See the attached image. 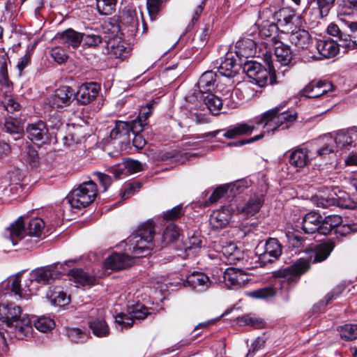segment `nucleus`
<instances>
[{
  "label": "nucleus",
  "mask_w": 357,
  "mask_h": 357,
  "mask_svg": "<svg viewBox=\"0 0 357 357\" xmlns=\"http://www.w3.org/2000/svg\"><path fill=\"white\" fill-rule=\"evenodd\" d=\"M335 246V242L328 241L317 246L314 252L308 258H300L291 265L273 272L275 279H282L289 285H295L301 276L307 272L312 264L325 261Z\"/></svg>",
  "instance_id": "obj_1"
},
{
  "label": "nucleus",
  "mask_w": 357,
  "mask_h": 357,
  "mask_svg": "<svg viewBox=\"0 0 357 357\" xmlns=\"http://www.w3.org/2000/svg\"><path fill=\"white\" fill-rule=\"evenodd\" d=\"M21 308L20 306L13 304L0 305V321L2 326L0 327V337L1 339L2 351L8 352V337L13 340L14 339L21 340L22 338V319H20Z\"/></svg>",
  "instance_id": "obj_2"
},
{
  "label": "nucleus",
  "mask_w": 357,
  "mask_h": 357,
  "mask_svg": "<svg viewBox=\"0 0 357 357\" xmlns=\"http://www.w3.org/2000/svg\"><path fill=\"white\" fill-rule=\"evenodd\" d=\"M297 119V113L294 110L284 109L283 105L271 109L256 119L257 125L268 127V130L273 132L278 129L289 128Z\"/></svg>",
  "instance_id": "obj_3"
},
{
  "label": "nucleus",
  "mask_w": 357,
  "mask_h": 357,
  "mask_svg": "<svg viewBox=\"0 0 357 357\" xmlns=\"http://www.w3.org/2000/svg\"><path fill=\"white\" fill-rule=\"evenodd\" d=\"M155 235L153 222L148 221L139 226L137 230L129 237V242L133 245V253L137 257H145L158 245L153 241Z\"/></svg>",
  "instance_id": "obj_4"
},
{
  "label": "nucleus",
  "mask_w": 357,
  "mask_h": 357,
  "mask_svg": "<svg viewBox=\"0 0 357 357\" xmlns=\"http://www.w3.org/2000/svg\"><path fill=\"white\" fill-rule=\"evenodd\" d=\"M96 184L92 181H85L73 189L66 199L73 208H82L91 204L97 196Z\"/></svg>",
  "instance_id": "obj_5"
},
{
  "label": "nucleus",
  "mask_w": 357,
  "mask_h": 357,
  "mask_svg": "<svg viewBox=\"0 0 357 357\" xmlns=\"http://www.w3.org/2000/svg\"><path fill=\"white\" fill-rule=\"evenodd\" d=\"M242 68L247 76L252 79L255 83L262 87L267 84H273L276 82L274 70L268 64V69L255 61H245Z\"/></svg>",
  "instance_id": "obj_6"
},
{
  "label": "nucleus",
  "mask_w": 357,
  "mask_h": 357,
  "mask_svg": "<svg viewBox=\"0 0 357 357\" xmlns=\"http://www.w3.org/2000/svg\"><path fill=\"white\" fill-rule=\"evenodd\" d=\"M56 266H45L32 271L29 273L26 283L27 291L31 294H34L38 289V284H49L59 278V274L56 271Z\"/></svg>",
  "instance_id": "obj_7"
},
{
  "label": "nucleus",
  "mask_w": 357,
  "mask_h": 357,
  "mask_svg": "<svg viewBox=\"0 0 357 357\" xmlns=\"http://www.w3.org/2000/svg\"><path fill=\"white\" fill-rule=\"evenodd\" d=\"M317 204L322 208L334 206L342 208L354 209L357 208V199L351 198L346 192L338 190L337 192H331L327 197H317Z\"/></svg>",
  "instance_id": "obj_8"
},
{
  "label": "nucleus",
  "mask_w": 357,
  "mask_h": 357,
  "mask_svg": "<svg viewBox=\"0 0 357 357\" xmlns=\"http://www.w3.org/2000/svg\"><path fill=\"white\" fill-rule=\"evenodd\" d=\"M336 0H310L308 6L303 12V17L318 23L319 20L326 17L333 7Z\"/></svg>",
  "instance_id": "obj_9"
},
{
  "label": "nucleus",
  "mask_w": 357,
  "mask_h": 357,
  "mask_svg": "<svg viewBox=\"0 0 357 357\" xmlns=\"http://www.w3.org/2000/svg\"><path fill=\"white\" fill-rule=\"evenodd\" d=\"M211 284V281L208 276L204 273L198 271L192 272L186 277L185 280L178 278V280L174 284L175 286H188L197 291H205L209 288Z\"/></svg>",
  "instance_id": "obj_10"
},
{
  "label": "nucleus",
  "mask_w": 357,
  "mask_h": 357,
  "mask_svg": "<svg viewBox=\"0 0 357 357\" xmlns=\"http://www.w3.org/2000/svg\"><path fill=\"white\" fill-rule=\"evenodd\" d=\"M333 89V84L328 81L312 80L301 91V94L308 98H319Z\"/></svg>",
  "instance_id": "obj_11"
},
{
  "label": "nucleus",
  "mask_w": 357,
  "mask_h": 357,
  "mask_svg": "<svg viewBox=\"0 0 357 357\" xmlns=\"http://www.w3.org/2000/svg\"><path fill=\"white\" fill-rule=\"evenodd\" d=\"M100 89V86L96 82L85 83L75 93V98L81 105H87L96 98Z\"/></svg>",
  "instance_id": "obj_12"
},
{
  "label": "nucleus",
  "mask_w": 357,
  "mask_h": 357,
  "mask_svg": "<svg viewBox=\"0 0 357 357\" xmlns=\"http://www.w3.org/2000/svg\"><path fill=\"white\" fill-rule=\"evenodd\" d=\"M255 130V126L245 123H237L229 126L227 130H218L206 133V137H215L222 131H225L223 136L227 139H234L238 136L250 135Z\"/></svg>",
  "instance_id": "obj_13"
},
{
  "label": "nucleus",
  "mask_w": 357,
  "mask_h": 357,
  "mask_svg": "<svg viewBox=\"0 0 357 357\" xmlns=\"http://www.w3.org/2000/svg\"><path fill=\"white\" fill-rule=\"evenodd\" d=\"M217 74L213 70L204 73L199 79L194 89L192 96L195 98H202L203 93L211 92L214 89Z\"/></svg>",
  "instance_id": "obj_14"
},
{
  "label": "nucleus",
  "mask_w": 357,
  "mask_h": 357,
  "mask_svg": "<svg viewBox=\"0 0 357 357\" xmlns=\"http://www.w3.org/2000/svg\"><path fill=\"white\" fill-rule=\"evenodd\" d=\"M225 284L229 288H236L243 287L249 281V276L243 271L233 267L227 268L223 275Z\"/></svg>",
  "instance_id": "obj_15"
},
{
  "label": "nucleus",
  "mask_w": 357,
  "mask_h": 357,
  "mask_svg": "<svg viewBox=\"0 0 357 357\" xmlns=\"http://www.w3.org/2000/svg\"><path fill=\"white\" fill-rule=\"evenodd\" d=\"M282 252V247L280 242L273 238L266 241L264 253L260 255L259 259L264 262L271 263L277 260Z\"/></svg>",
  "instance_id": "obj_16"
},
{
  "label": "nucleus",
  "mask_w": 357,
  "mask_h": 357,
  "mask_svg": "<svg viewBox=\"0 0 357 357\" xmlns=\"http://www.w3.org/2000/svg\"><path fill=\"white\" fill-rule=\"evenodd\" d=\"M133 263V259L128 255L115 252L106 259L105 264L107 268L120 270L131 266Z\"/></svg>",
  "instance_id": "obj_17"
},
{
  "label": "nucleus",
  "mask_w": 357,
  "mask_h": 357,
  "mask_svg": "<svg viewBox=\"0 0 357 357\" xmlns=\"http://www.w3.org/2000/svg\"><path fill=\"white\" fill-rule=\"evenodd\" d=\"M73 97H75V91L71 87L68 86H61L56 90L52 98V106L56 107L68 106L71 102Z\"/></svg>",
  "instance_id": "obj_18"
},
{
  "label": "nucleus",
  "mask_w": 357,
  "mask_h": 357,
  "mask_svg": "<svg viewBox=\"0 0 357 357\" xmlns=\"http://www.w3.org/2000/svg\"><path fill=\"white\" fill-rule=\"evenodd\" d=\"M83 33L76 31L73 29H68L61 33H58L56 39L68 47L73 49L77 48L82 42Z\"/></svg>",
  "instance_id": "obj_19"
},
{
  "label": "nucleus",
  "mask_w": 357,
  "mask_h": 357,
  "mask_svg": "<svg viewBox=\"0 0 357 357\" xmlns=\"http://www.w3.org/2000/svg\"><path fill=\"white\" fill-rule=\"evenodd\" d=\"M28 137L31 141L45 142L48 139V130L42 121L29 124L26 127Z\"/></svg>",
  "instance_id": "obj_20"
},
{
  "label": "nucleus",
  "mask_w": 357,
  "mask_h": 357,
  "mask_svg": "<svg viewBox=\"0 0 357 357\" xmlns=\"http://www.w3.org/2000/svg\"><path fill=\"white\" fill-rule=\"evenodd\" d=\"M290 43L299 50L308 47L312 42V37L309 32L303 29L293 30L289 36Z\"/></svg>",
  "instance_id": "obj_21"
},
{
  "label": "nucleus",
  "mask_w": 357,
  "mask_h": 357,
  "mask_svg": "<svg viewBox=\"0 0 357 357\" xmlns=\"http://www.w3.org/2000/svg\"><path fill=\"white\" fill-rule=\"evenodd\" d=\"M333 40H318L316 43V48L322 58L329 59L335 56L339 52V46Z\"/></svg>",
  "instance_id": "obj_22"
},
{
  "label": "nucleus",
  "mask_w": 357,
  "mask_h": 357,
  "mask_svg": "<svg viewBox=\"0 0 357 357\" xmlns=\"http://www.w3.org/2000/svg\"><path fill=\"white\" fill-rule=\"evenodd\" d=\"M264 202L261 195L250 197L243 205L238 206V211L246 217L252 216L259 211Z\"/></svg>",
  "instance_id": "obj_23"
},
{
  "label": "nucleus",
  "mask_w": 357,
  "mask_h": 357,
  "mask_svg": "<svg viewBox=\"0 0 357 357\" xmlns=\"http://www.w3.org/2000/svg\"><path fill=\"white\" fill-rule=\"evenodd\" d=\"M3 236L8 239L13 245H16L22 239V215L19 216L5 229Z\"/></svg>",
  "instance_id": "obj_24"
},
{
  "label": "nucleus",
  "mask_w": 357,
  "mask_h": 357,
  "mask_svg": "<svg viewBox=\"0 0 357 357\" xmlns=\"http://www.w3.org/2000/svg\"><path fill=\"white\" fill-rule=\"evenodd\" d=\"M256 43L250 38H242L238 40L235 45L236 54L238 57L246 59L254 56L257 52Z\"/></svg>",
  "instance_id": "obj_25"
},
{
  "label": "nucleus",
  "mask_w": 357,
  "mask_h": 357,
  "mask_svg": "<svg viewBox=\"0 0 357 357\" xmlns=\"http://www.w3.org/2000/svg\"><path fill=\"white\" fill-rule=\"evenodd\" d=\"M230 213L228 207L224 206L213 212L210 217V224L213 229H220L225 227L229 221Z\"/></svg>",
  "instance_id": "obj_26"
},
{
  "label": "nucleus",
  "mask_w": 357,
  "mask_h": 357,
  "mask_svg": "<svg viewBox=\"0 0 357 357\" xmlns=\"http://www.w3.org/2000/svg\"><path fill=\"white\" fill-rule=\"evenodd\" d=\"M44 227L45 222L42 219L36 218L30 220L26 227L24 225V242L28 243L30 241L29 238L25 239L26 237L39 238Z\"/></svg>",
  "instance_id": "obj_27"
},
{
  "label": "nucleus",
  "mask_w": 357,
  "mask_h": 357,
  "mask_svg": "<svg viewBox=\"0 0 357 357\" xmlns=\"http://www.w3.org/2000/svg\"><path fill=\"white\" fill-rule=\"evenodd\" d=\"M4 130L13 137L14 140L22 137V122L20 119L8 116L4 121Z\"/></svg>",
  "instance_id": "obj_28"
},
{
  "label": "nucleus",
  "mask_w": 357,
  "mask_h": 357,
  "mask_svg": "<svg viewBox=\"0 0 357 357\" xmlns=\"http://www.w3.org/2000/svg\"><path fill=\"white\" fill-rule=\"evenodd\" d=\"M199 102L202 101L207 109L214 115L219 114L222 107V100L217 96L208 92L203 93L202 98H195Z\"/></svg>",
  "instance_id": "obj_29"
},
{
  "label": "nucleus",
  "mask_w": 357,
  "mask_h": 357,
  "mask_svg": "<svg viewBox=\"0 0 357 357\" xmlns=\"http://www.w3.org/2000/svg\"><path fill=\"white\" fill-rule=\"evenodd\" d=\"M321 219V216L319 213L314 212L307 213L303 219L302 229L306 234L317 232Z\"/></svg>",
  "instance_id": "obj_30"
},
{
  "label": "nucleus",
  "mask_w": 357,
  "mask_h": 357,
  "mask_svg": "<svg viewBox=\"0 0 357 357\" xmlns=\"http://www.w3.org/2000/svg\"><path fill=\"white\" fill-rule=\"evenodd\" d=\"M69 280L77 285H91L94 284L96 278L84 272L82 268H74L68 273Z\"/></svg>",
  "instance_id": "obj_31"
},
{
  "label": "nucleus",
  "mask_w": 357,
  "mask_h": 357,
  "mask_svg": "<svg viewBox=\"0 0 357 357\" xmlns=\"http://www.w3.org/2000/svg\"><path fill=\"white\" fill-rule=\"evenodd\" d=\"M319 148L317 150L318 156L325 158L326 155L337 152L335 148V142L333 137L331 136H325L318 141Z\"/></svg>",
  "instance_id": "obj_32"
},
{
  "label": "nucleus",
  "mask_w": 357,
  "mask_h": 357,
  "mask_svg": "<svg viewBox=\"0 0 357 357\" xmlns=\"http://www.w3.org/2000/svg\"><path fill=\"white\" fill-rule=\"evenodd\" d=\"M357 10V0H341L337 6V16L342 22V19L354 15Z\"/></svg>",
  "instance_id": "obj_33"
},
{
  "label": "nucleus",
  "mask_w": 357,
  "mask_h": 357,
  "mask_svg": "<svg viewBox=\"0 0 357 357\" xmlns=\"http://www.w3.org/2000/svg\"><path fill=\"white\" fill-rule=\"evenodd\" d=\"M289 163L294 167L303 168L309 162L307 150L305 149H296L289 155Z\"/></svg>",
  "instance_id": "obj_34"
},
{
  "label": "nucleus",
  "mask_w": 357,
  "mask_h": 357,
  "mask_svg": "<svg viewBox=\"0 0 357 357\" xmlns=\"http://www.w3.org/2000/svg\"><path fill=\"white\" fill-rule=\"evenodd\" d=\"M342 22L349 29L350 33L344 36L343 40L345 43L341 45V46H346L347 47H357V22L342 19Z\"/></svg>",
  "instance_id": "obj_35"
},
{
  "label": "nucleus",
  "mask_w": 357,
  "mask_h": 357,
  "mask_svg": "<svg viewBox=\"0 0 357 357\" xmlns=\"http://www.w3.org/2000/svg\"><path fill=\"white\" fill-rule=\"evenodd\" d=\"M107 49L109 54L116 58H123L127 56L129 49L126 47L121 41L112 40L107 43Z\"/></svg>",
  "instance_id": "obj_36"
},
{
  "label": "nucleus",
  "mask_w": 357,
  "mask_h": 357,
  "mask_svg": "<svg viewBox=\"0 0 357 357\" xmlns=\"http://www.w3.org/2000/svg\"><path fill=\"white\" fill-rule=\"evenodd\" d=\"M179 236V231L174 224L168 225L163 231L161 245H158V250L162 248L165 245L174 242Z\"/></svg>",
  "instance_id": "obj_37"
},
{
  "label": "nucleus",
  "mask_w": 357,
  "mask_h": 357,
  "mask_svg": "<svg viewBox=\"0 0 357 357\" xmlns=\"http://www.w3.org/2000/svg\"><path fill=\"white\" fill-rule=\"evenodd\" d=\"M89 326L97 337H107L109 334V327L106 321L102 319L97 318L90 321Z\"/></svg>",
  "instance_id": "obj_38"
},
{
  "label": "nucleus",
  "mask_w": 357,
  "mask_h": 357,
  "mask_svg": "<svg viewBox=\"0 0 357 357\" xmlns=\"http://www.w3.org/2000/svg\"><path fill=\"white\" fill-rule=\"evenodd\" d=\"M275 55L282 65L287 66L292 59V54L288 45L280 43L275 48Z\"/></svg>",
  "instance_id": "obj_39"
},
{
  "label": "nucleus",
  "mask_w": 357,
  "mask_h": 357,
  "mask_svg": "<svg viewBox=\"0 0 357 357\" xmlns=\"http://www.w3.org/2000/svg\"><path fill=\"white\" fill-rule=\"evenodd\" d=\"M236 64L235 63V60L233 58H225L224 61H222L218 67V72L223 76L227 77H232L236 75Z\"/></svg>",
  "instance_id": "obj_40"
},
{
  "label": "nucleus",
  "mask_w": 357,
  "mask_h": 357,
  "mask_svg": "<svg viewBox=\"0 0 357 357\" xmlns=\"http://www.w3.org/2000/svg\"><path fill=\"white\" fill-rule=\"evenodd\" d=\"M96 9L100 15H110L116 11L117 0H96Z\"/></svg>",
  "instance_id": "obj_41"
},
{
  "label": "nucleus",
  "mask_w": 357,
  "mask_h": 357,
  "mask_svg": "<svg viewBox=\"0 0 357 357\" xmlns=\"http://www.w3.org/2000/svg\"><path fill=\"white\" fill-rule=\"evenodd\" d=\"M127 312L133 317L135 321H139L144 320L148 315L151 314L147 307L139 304L128 306Z\"/></svg>",
  "instance_id": "obj_42"
},
{
  "label": "nucleus",
  "mask_w": 357,
  "mask_h": 357,
  "mask_svg": "<svg viewBox=\"0 0 357 357\" xmlns=\"http://www.w3.org/2000/svg\"><path fill=\"white\" fill-rule=\"evenodd\" d=\"M340 337L346 341H351L357 338V325L345 324L338 327Z\"/></svg>",
  "instance_id": "obj_43"
},
{
  "label": "nucleus",
  "mask_w": 357,
  "mask_h": 357,
  "mask_svg": "<svg viewBox=\"0 0 357 357\" xmlns=\"http://www.w3.org/2000/svg\"><path fill=\"white\" fill-rule=\"evenodd\" d=\"M33 326L40 332L47 333L52 331L54 326V321L49 317H41L33 320Z\"/></svg>",
  "instance_id": "obj_44"
},
{
  "label": "nucleus",
  "mask_w": 357,
  "mask_h": 357,
  "mask_svg": "<svg viewBox=\"0 0 357 357\" xmlns=\"http://www.w3.org/2000/svg\"><path fill=\"white\" fill-rule=\"evenodd\" d=\"M278 31V26L275 24L269 22H264L259 28V34L261 38H275Z\"/></svg>",
  "instance_id": "obj_45"
},
{
  "label": "nucleus",
  "mask_w": 357,
  "mask_h": 357,
  "mask_svg": "<svg viewBox=\"0 0 357 357\" xmlns=\"http://www.w3.org/2000/svg\"><path fill=\"white\" fill-rule=\"evenodd\" d=\"M129 136V122L116 121L115 127L110 132L112 139H117L123 136Z\"/></svg>",
  "instance_id": "obj_46"
},
{
  "label": "nucleus",
  "mask_w": 357,
  "mask_h": 357,
  "mask_svg": "<svg viewBox=\"0 0 357 357\" xmlns=\"http://www.w3.org/2000/svg\"><path fill=\"white\" fill-rule=\"evenodd\" d=\"M66 335L74 343H82L86 341L88 335L84 331L78 328H71L66 330Z\"/></svg>",
  "instance_id": "obj_47"
},
{
  "label": "nucleus",
  "mask_w": 357,
  "mask_h": 357,
  "mask_svg": "<svg viewBox=\"0 0 357 357\" xmlns=\"http://www.w3.org/2000/svg\"><path fill=\"white\" fill-rule=\"evenodd\" d=\"M162 1L163 0H147V9L151 22H154L157 20L161 10Z\"/></svg>",
  "instance_id": "obj_48"
},
{
  "label": "nucleus",
  "mask_w": 357,
  "mask_h": 357,
  "mask_svg": "<svg viewBox=\"0 0 357 357\" xmlns=\"http://www.w3.org/2000/svg\"><path fill=\"white\" fill-rule=\"evenodd\" d=\"M47 296L51 302L56 305L63 306L70 302V297L61 291H54L50 294H47Z\"/></svg>",
  "instance_id": "obj_49"
},
{
  "label": "nucleus",
  "mask_w": 357,
  "mask_h": 357,
  "mask_svg": "<svg viewBox=\"0 0 357 357\" xmlns=\"http://www.w3.org/2000/svg\"><path fill=\"white\" fill-rule=\"evenodd\" d=\"M184 210L181 205L176 206L170 210H167L162 214V218L165 221H174L184 215Z\"/></svg>",
  "instance_id": "obj_50"
},
{
  "label": "nucleus",
  "mask_w": 357,
  "mask_h": 357,
  "mask_svg": "<svg viewBox=\"0 0 357 357\" xmlns=\"http://www.w3.org/2000/svg\"><path fill=\"white\" fill-rule=\"evenodd\" d=\"M83 46L90 48H96L102 42V38L98 34H85L83 33L82 38Z\"/></svg>",
  "instance_id": "obj_51"
},
{
  "label": "nucleus",
  "mask_w": 357,
  "mask_h": 357,
  "mask_svg": "<svg viewBox=\"0 0 357 357\" xmlns=\"http://www.w3.org/2000/svg\"><path fill=\"white\" fill-rule=\"evenodd\" d=\"M228 187L227 185H220L211 194L207 201H206L204 206H208L211 204L217 202L222 197L227 194Z\"/></svg>",
  "instance_id": "obj_52"
},
{
  "label": "nucleus",
  "mask_w": 357,
  "mask_h": 357,
  "mask_svg": "<svg viewBox=\"0 0 357 357\" xmlns=\"http://www.w3.org/2000/svg\"><path fill=\"white\" fill-rule=\"evenodd\" d=\"M333 140L335 142V148L337 150L350 146L353 142L352 137L345 132L337 133L335 137L333 138Z\"/></svg>",
  "instance_id": "obj_53"
},
{
  "label": "nucleus",
  "mask_w": 357,
  "mask_h": 357,
  "mask_svg": "<svg viewBox=\"0 0 357 357\" xmlns=\"http://www.w3.org/2000/svg\"><path fill=\"white\" fill-rule=\"evenodd\" d=\"M276 294V290L273 286H267L253 291L250 296L256 298H268Z\"/></svg>",
  "instance_id": "obj_54"
},
{
  "label": "nucleus",
  "mask_w": 357,
  "mask_h": 357,
  "mask_svg": "<svg viewBox=\"0 0 357 357\" xmlns=\"http://www.w3.org/2000/svg\"><path fill=\"white\" fill-rule=\"evenodd\" d=\"M6 286H10L11 292L18 296L20 298L22 297L21 291V274L18 273L15 276L11 277L6 283Z\"/></svg>",
  "instance_id": "obj_55"
},
{
  "label": "nucleus",
  "mask_w": 357,
  "mask_h": 357,
  "mask_svg": "<svg viewBox=\"0 0 357 357\" xmlns=\"http://www.w3.org/2000/svg\"><path fill=\"white\" fill-rule=\"evenodd\" d=\"M132 316L127 313H120L115 317V322L121 326L122 328H129L132 326L135 323Z\"/></svg>",
  "instance_id": "obj_56"
},
{
  "label": "nucleus",
  "mask_w": 357,
  "mask_h": 357,
  "mask_svg": "<svg viewBox=\"0 0 357 357\" xmlns=\"http://www.w3.org/2000/svg\"><path fill=\"white\" fill-rule=\"evenodd\" d=\"M356 232H357V225L356 224H340L335 230V233L337 236L342 237L347 236Z\"/></svg>",
  "instance_id": "obj_57"
},
{
  "label": "nucleus",
  "mask_w": 357,
  "mask_h": 357,
  "mask_svg": "<svg viewBox=\"0 0 357 357\" xmlns=\"http://www.w3.org/2000/svg\"><path fill=\"white\" fill-rule=\"evenodd\" d=\"M124 169L129 174L137 173L142 170V164L138 160L127 158L123 162Z\"/></svg>",
  "instance_id": "obj_58"
},
{
  "label": "nucleus",
  "mask_w": 357,
  "mask_h": 357,
  "mask_svg": "<svg viewBox=\"0 0 357 357\" xmlns=\"http://www.w3.org/2000/svg\"><path fill=\"white\" fill-rule=\"evenodd\" d=\"M240 324L250 325L256 328H260L264 326V321L262 319L252 317L249 315H244L238 319Z\"/></svg>",
  "instance_id": "obj_59"
},
{
  "label": "nucleus",
  "mask_w": 357,
  "mask_h": 357,
  "mask_svg": "<svg viewBox=\"0 0 357 357\" xmlns=\"http://www.w3.org/2000/svg\"><path fill=\"white\" fill-rule=\"evenodd\" d=\"M240 324L250 325L256 328H260L264 326V321L262 319L252 317L249 315H244L238 319Z\"/></svg>",
  "instance_id": "obj_60"
},
{
  "label": "nucleus",
  "mask_w": 357,
  "mask_h": 357,
  "mask_svg": "<svg viewBox=\"0 0 357 357\" xmlns=\"http://www.w3.org/2000/svg\"><path fill=\"white\" fill-rule=\"evenodd\" d=\"M280 19L278 22L282 26L283 24L288 26L292 24V20L295 17L294 11L289 10L288 8H282L279 12Z\"/></svg>",
  "instance_id": "obj_61"
},
{
  "label": "nucleus",
  "mask_w": 357,
  "mask_h": 357,
  "mask_svg": "<svg viewBox=\"0 0 357 357\" xmlns=\"http://www.w3.org/2000/svg\"><path fill=\"white\" fill-rule=\"evenodd\" d=\"M51 56L56 63L61 64L66 62L68 58L66 51L60 47H55L51 50Z\"/></svg>",
  "instance_id": "obj_62"
},
{
  "label": "nucleus",
  "mask_w": 357,
  "mask_h": 357,
  "mask_svg": "<svg viewBox=\"0 0 357 357\" xmlns=\"http://www.w3.org/2000/svg\"><path fill=\"white\" fill-rule=\"evenodd\" d=\"M147 126L146 122L143 121L141 119H136L132 122H129V134H140L145 127Z\"/></svg>",
  "instance_id": "obj_63"
},
{
  "label": "nucleus",
  "mask_w": 357,
  "mask_h": 357,
  "mask_svg": "<svg viewBox=\"0 0 357 357\" xmlns=\"http://www.w3.org/2000/svg\"><path fill=\"white\" fill-rule=\"evenodd\" d=\"M27 161L31 167H36L38 164V155L37 151L31 146H28L26 150Z\"/></svg>",
  "instance_id": "obj_64"
}]
</instances>
